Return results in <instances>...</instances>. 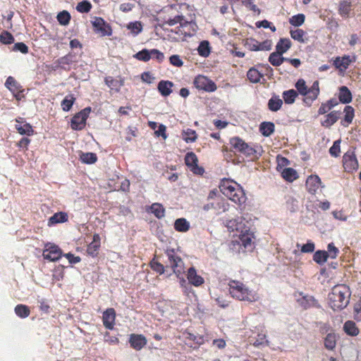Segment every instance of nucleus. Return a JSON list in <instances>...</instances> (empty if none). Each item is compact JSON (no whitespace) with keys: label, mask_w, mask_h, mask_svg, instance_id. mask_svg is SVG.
<instances>
[{"label":"nucleus","mask_w":361,"mask_h":361,"mask_svg":"<svg viewBox=\"0 0 361 361\" xmlns=\"http://www.w3.org/2000/svg\"><path fill=\"white\" fill-rule=\"evenodd\" d=\"M319 94V87H318V82L314 81L312 84L311 87L309 89V92H306L305 94H300L304 97L303 102L306 106L312 105V103L317 98Z\"/></svg>","instance_id":"obj_17"},{"label":"nucleus","mask_w":361,"mask_h":361,"mask_svg":"<svg viewBox=\"0 0 361 361\" xmlns=\"http://www.w3.org/2000/svg\"><path fill=\"white\" fill-rule=\"evenodd\" d=\"M5 87L10 90L16 100L20 101L22 99V86L14 78L8 76L5 81Z\"/></svg>","instance_id":"obj_14"},{"label":"nucleus","mask_w":361,"mask_h":361,"mask_svg":"<svg viewBox=\"0 0 361 361\" xmlns=\"http://www.w3.org/2000/svg\"><path fill=\"white\" fill-rule=\"evenodd\" d=\"M283 178L287 180V182H293L297 179V172L292 168H285L281 172Z\"/></svg>","instance_id":"obj_43"},{"label":"nucleus","mask_w":361,"mask_h":361,"mask_svg":"<svg viewBox=\"0 0 361 361\" xmlns=\"http://www.w3.org/2000/svg\"><path fill=\"white\" fill-rule=\"evenodd\" d=\"M300 305L307 309L311 307H314L316 304L315 299L311 295H305L300 300Z\"/></svg>","instance_id":"obj_53"},{"label":"nucleus","mask_w":361,"mask_h":361,"mask_svg":"<svg viewBox=\"0 0 361 361\" xmlns=\"http://www.w3.org/2000/svg\"><path fill=\"white\" fill-rule=\"evenodd\" d=\"M238 238H240L243 246L247 248L252 245V240L254 238V234L250 231L240 232L238 233Z\"/></svg>","instance_id":"obj_33"},{"label":"nucleus","mask_w":361,"mask_h":361,"mask_svg":"<svg viewBox=\"0 0 361 361\" xmlns=\"http://www.w3.org/2000/svg\"><path fill=\"white\" fill-rule=\"evenodd\" d=\"M351 11V4L350 1L347 0H343L339 3V8H338V13L340 16L343 18H349L350 12Z\"/></svg>","instance_id":"obj_29"},{"label":"nucleus","mask_w":361,"mask_h":361,"mask_svg":"<svg viewBox=\"0 0 361 361\" xmlns=\"http://www.w3.org/2000/svg\"><path fill=\"white\" fill-rule=\"evenodd\" d=\"M193 84L195 88L207 92H213L216 90L214 82L202 75H199L194 78Z\"/></svg>","instance_id":"obj_7"},{"label":"nucleus","mask_w":361,"mask_h":361,"mask_svg":"<svg viewBox=\"0 0 361 361\" xmlns=\"http://www.w3.org/2000/svg\"><path fill=\"white\" fill-rule=\"evenodd\" d=\"M90 112H91V108L86 107L74 115L72 119H71V128L74 130H81L84 128Z\"/></svg>","instance_id":"obj_6"},{"label":"nucleus","mask_w":361,"mask_h":361,"mask_svg":"<svg viewBox=\"0 0 361 361\" xmlns=\"http://www.w3.org/2000/svg\"><path fill=\"white\" fill-rule=\"evenodd\" d=\"M228 287L229 294L234 299L249 302L257 300L256 294L252 290H249L242 282L231 280L228 283Z\"/></svg>","instance_id":"obj_3"},{"label":"nucleus","mask_w":361,"mask_h":361,"mask_svg":"<svg viewBox=\"0 0 361 361\" xmlns=\"http://www.w3.org/2000/svg\"><path fill=\"white\" fill-rule=\"evenodd\" d=\"M328 258L331 259V255L327 253L325 250H318L315 251L314 255H313V261L319 265H322L324 263L326 262Z\"/></svg>","instance_id":"obj_31"},{"label":"nucleus","mask_w":361,"mask_h":361,"mask_svg":"<svg viewBox=\"0 0 361 361\" xmlns=\"http://www.w3.org/2000/svg\"><path fill=\"white\" fill-rule=\"evenodd\" d=\"M343 166L345 171L352 173L357 169V161L355 158V152L352 149H349L343 154Z\"/></svg>","instance_id":"obj_8"},{"label":"nucleus","mask_w":361,"mask_h":361,"mask_svg":"<svg viewBox=\"0 0 361 361\" xmlns=\"http://www.w3.org/2000/svg\"><path fill=\"white\" fill-rule=\"evenodd\" d=\"M305 22V15L303 13H298L289 18V23L294 27H299Z\"/></svg>","instance_id":"obj_54"},{"label":"nucleus","mask_w":361,"mask_h":361,"mask_svg":"<svg viewBox=\"0 0 361 361\" xmlns=\"http://www.w3.org/2000/svg\"><path fill=\"white\" fill-rule=\"evenodd\" d=\"M210 52L211 47H209V41L203 40L200 42L199 47H197V53H199L200 56L206 58L209 56Z\"/></svg>","instance_id":"obj_40"},{"label":"nucleus","mask_w":361,"mask_h":361,"mask_svg":"<svg viewBox=\"0 0 361 361\" xmlns=\"http://www.w3.org/2000/svg\"><path fill=\"white\" fill-rule=\"evenodd\" d=\"M147 342L145 336L142 334H131L130 338H128L130 346L137 351L142 350Z\"/></svg>","instance_id":"obj_16"},{"label":"nucleus","mask_w":361,"mask_h":361,"mask_svg":"<svg viewBox=\"0 0 361 361\" xmlns=\"http://www.w3.org/2000/svg\"><path fill=\"white\" fill-rule=\"evenodd\" d=\"M245 46L251 51H259L258 42L253 38L246 39Z\"/></svg>","instance_id":"obj_60"},{"label":"nucleus","mask_w":361,"mask_h":361,"mask_svg":"<svg viewBox=\"0 0 361 361\" xmlns=\"http://www.w3.org/2000/svg\"><path fill=\"white\" fill-rule=\"evenodd\" d=\"M75 98L73 94H68V96L65 97L64 99H63L62 103H61V106H62V109L63 111H68L73 104H74Z\"/></svg>","instance_id":"obj_51"},{"label":"nucleus","mask_w":361,"mask_h":361,"mask_svg":"<svg viewBox=\"0 0 361 361\" xmlns=\"http://www.w3.org/2000/svg\"><path fill=\"white\" fill-rule=\"evenodd\" d=\"M306 32L301 29H296L290 31L291 39L299 42L300 43L306 42L307 39L305 38Z\"/></svg>","instance_id":"obj_44"},{"label":"nucleus","mask_w":361,"mask_h":361,"mask_svg":"<svg viewBox=\"0 0 361 361\" xmlns=\"http://www.w3.org/2000/svg\"><path fill=\"white\" fill-rule=\"evenodd\" d=\"M340 116V112L338 111H331L326 114V120L322 121L321 124L322 126L325 128H329L332 126L336 121H338V116Z\"/></svg>","instance_id":"obj_32"},{"label":"nucleus","mask_w":361,"mask_h":361,"mask_svg":"<svg viewBox=\"0 0 361 361\" xmlns=\"http://www.w3.org/2000/svg\"><path fill=\"white\" fill-rule=\"evenodd\" d=\"M166 255H167L168 263H169V266H171V269H173V274H176L177 276L183 274V260L174 252L173 250H167V251H166Z\"/></svg>","instance_id":"obj_5"},{"label":"nucleus","mask_w":361,"mask_h":361,"mask_svg":"<svg viewBox=\"0 0 361 361\" xmlns=\"http://www.w3.org/2000/svg\"><path fill=\"white\" fill-rule=\"evenodd\" d=\"M80 161L86 164H93L97 162V154L92 152H82L80 154Z\"/></svg>","instance_id":"obj_37"},{"label":"nucleus","mask_w":361,"mask_h":361,"mask_svg":"<svg viewBox=\"0 0 361 361\" xmlns=\"http://www.w3.org/2000/svg\"><path fill=\"white\" fill-rule=\"evenodd\" d=\"M182 134L183 140H184L186 143H191L196 140V132L191 128H188L183 131Z\"/></svg>","instance_id":"obj_50"},{"label":"nucleus","mask_w":361,"mask_h":361,"mask_svg":"<svg viewBox=\"0 0 361 361\" xmlns=\"http://www.w3.org/2000/svg\"><path fill=\"white\" fill-rule=\"evenodd\" d=\"M247 79L252 83H257L259 82V79L263 77V74L260 73L257 69L251 68L247 71Z\"/></svg>","instance_id":"obj_42"},{"label":"nucleus","mask_w":361,"mask_h":361,"mask_svg":"<svg viewBox=\"0 0 361 361\" xmlns=\"http://www.w3.org/2000/svg\"><path fill=\"white\" fill-rule=\"evenodd\" d=\"M259 133L264 137L270 136L274 133V124L271 121H263L259 124Z\"/></svg>","instance_id":"obj_28"},{"label":"nucleus","mask_w":361,"mask_h":361,"mask_svg":"<svg viewBox=\"0 0 361 361\" xmlns=\"http://www.w3.org/2000/svg\"><path fill=\"white\" fill-rule=\"evenodd\" d=\"M219 190L231 202H235L238 205H242L246 202V196L243 188L232 180L226 178L221 180L219 184Z\"/></svg>","instance_id":"obj_2"},{"label":"nucleus","mask_w":361,"mask_h":361,"mask_svg":"<svg viewBox=\"0 0 361 361\" xmlns=\"http://www.w3.org/2000/svg\"><path fill=\"white\" fill-rule=\"evenodd\" d=\"M99 247V235H93V241L91 242L87 247V255L92 257H95L97 255Z\"/></svg>","instance_id":"obj_27"},{"label":"nucleus","mask_w":361,"mask_h":361,"mask_svg":"<svg viewBox=\"0 0 361 361\" xmlns=\"http://www.w3.org/2000/svg\"><path fill=\"white\" fill-rule=\"evenodd\" d=\"M105 83L106 85L108 86V87L111 88V90H114L116 92H118L119 88L121 87V85H123L121 81L115 80L110 76H108L105 78Z\"/></svg>","instance_id":"obj_47"},{"label":"nucleus","mask_w":361,"mask_h":361,"mask_svg":"<svg viewBox=\"0 0 361 361\" xmlns=\"http://www.w3.org/2000/svg\"><path fill=\"white\" fill-rule=\"evenodd\" d=\"M188 282L183 278L179 279V284L184 288L185 293H188L191 285L198 287L204 283L203 278L196 273V269L194 267H190L188 270Z\"/></svg>","instance_id":"obj_4"},{"label":"nucleus","mask_w":361,"mask_h":361,"mask_svg":"<svg viewBox=\"0 0 361 361\" xmlns=\"http://www.w3.org/2000/svg\"><path fill=\"white\" fill-rule=\"evenodd\" d=\"M0 42L4 44H10L14 42V38L10 32L3 31L0 35Z\"/></svg>","instance_id":"obj_58"},{"label":"nucleus","mask_w":361,"mask_h":361,"mask_svg":"<svg viewBox=\"0 0 361 361\" xmlns=\"http://www.w3.org/2000/svg\"><path fill=\"white\" fill-rule=\"evenodd\" d=\"M283 54L271 53L269 55V63L273 66H280L283 63Z\"/></svg>","instance_id":"obj_41"},{"label":"nucleus","mask_w":361,"mask_h":361,"mask_svg":"<svg viewBox=\"0 0 361 361\" xmlns=\"http://www.w3.org/2000/svg\"><path fill=\"white\" fill-rule=\"evenodd\" d=\"M185 164L191 169L192 173L196 175H203L204 169L197 165V157L194 152H188L185 154Z\"/></svg>","instance_id":"obj_13"},{"label":"nucleus","mask_w":361,"mask_h":361,"mask_svg":"<svg viewBox=\"0 0 361 361\" xmlns=\"http://www.w3.org/2000/svg\"><path fill=\"white\" fill-rule=\"evenodd\" d=\"M295 87H296L297 93H300V94H306L310 89V87H307L306 82L302 78L297 80L296 84H295Z\"/></svg>","instance_id":"obj_56"},{"label":"nucleus","mask_w":361,"mask_h":361,"mask_svg":"<svg viewBox=\"0 0 361 361\" xmlns=\"http://www.w3.org/2000/svg\"><path fill=\"white\" fill-rule=\"evenodd\" d=\"M340 143L341 140H338L334 142V145H332L331 147L329 149V154L332 156V157H338L340 154Z\"/></svg>","instance_id":"obj_59"},{"label":"nucleus","mask_w":361,"mask_h":361,"mask_svg":"<svg viewBox=\"0 0 361 361\" xmlns=\"http://www.w3.org/2000/svg\"><path fill=\"white\" fill-rule=\"evenodd\" d=\"M68 220V216L66 212H59L54 214L53 216L48 219V226H52L56 224H62Z\"/></svg>","instance_id":"obj_22"},{"label":"nucleus","mask_w":361,"mask_h":361,"mask_svg":"<svg viewBox=\"0 0 361 361\" xmlns=\"http://www.w3.org/2000/svg\"><path fill=\"white\" fill-rule=\"evenodd\" d=\"M134 58L141 61H148L151 59V55H149V49H143L142 50L137 51V54H134Z\"/></svg>","instance_id":"obj_57"},{"label":"nucleus","mask_w":361,"mask_h":361,"mask_svg":"<svg viewBox=\"0 0 361 361\" xmlns=\"http://www.w3.org/2000/svg\"><path fill=\"white\" fill-rule=\"evenodd\" d=\"M336 344V334L332 332L326 334V338H324V348L328 350H332L334 349Z\"/></svg>","instance_id":"obj_36"},{"label":"nucleus","mask_w":361,"mask_h":361,"mask_svg":"<svg viewBox=\"0 0 361 361\" xmlns=\"http://www.w3.org/2000/svg\"><path fill=\"white\" fill-rule=\"evenodd\" d=\"M314 249L315 245L311 240H309V242L306 243V244L302 246V248H300V252L303 253H311L314 252Z\"/></svg>","instance_id":"obj_61"},{"label":"nucleus","mask_w":361,"mask_h":361,"mask_svg":"<svg viewBox=\"0 0 361 361\" xmlns=\"http://www.w3.org/2000/svg\"><path fill=\"white\" fill-rule=\"evenodd\" d=\"M326 248H328V250L326 252L331 255V259H336L338 254V250L334 246V244L333 243H329Z\"/></svg>","instance_id":"obj_64"},{"label":"nucleus","mask_w":361,"mask_h":361,"mask_svg":"<svg viewBox=\"0 0 361 361\" xmlns=\"http://www.w3.org/2000/svg\"><path fill=\"white\" fill-rule=\"evenodd\" d=\"M114 317L116 313L113 308H109L102 314V323L107 329H112L114 327Z\"/></svg>","instance_id":"obj_20"},{"label":"nucleus","mask_w":361,"mask_h":361,"mask_svg":"<svg viewBox=\"0 0 361 361\" xmlns=\"http://www.w3.org/2000/svg\"><path fill=\"white\" fill-rule=\"evenodd\" d=\"M306 190L312 195L321 187V179L317 175H311L306 179Z\"/></svg>","instance_id":"obj_18"},{"label":"nucleus","mask_w":361,"mask_h":361,"mask_svg":"<svg viewBox=\"0 0 361 361\" xmlns=\"http://www.w3.org/2000/svg\"><path fill=\"white\" fill-rule=\"evenodd\" d=\"M185 18H183V16L178 15L172 18L168 19L166 21L162 23L161 25H159V27H161L162 30H165V25L173 26L177 25L178 23L183 22Z\"/></svg>","instance_id":"obj_48"},{"label":"nucleus","mask_w":361,"mask_h":361,"mask_svg":"<svg viewBox=\"0 0 361 361\" xmlns=\"http://www.w3.org/2000/svg\"><path fill=\"white\" fill-rule=\"evenodd\" d=\"M56 18L59 25H67L71 20V14L66 11H62L57 14Z\"/></svg>","instance_id":"obj_52"},{"label":"nucleus","mask_w":361,"mask_h":361,"mask_svg":"<svg viewBox=\"0 0 361 361\" xmlns=\"http://www.w3.org/2000/svg\"><path fill=\"white\" fill-rule=\"evenodd\" d=\"M343 113H345V117H343V122L345 123L344 124L343 123V126H347L348 124L351 123L353 117L355 116V110L352 108L351 106L347 105L343 109Z\"/></svg>","instance_id":"obj_38"},{"label":"nucleus","mask_w":361,"mask_h":361,"mask_svg":"<svg viewBox=\"0 0 361 361\" xmlns=\"http://www.w3.org/2000/svg\"><path fill=\"white\" fill-rule=\"evenodd\" d=\"M298 93L294 89H290L283 92V99L286 104H292L297 98Z\"/></svg>","instance_id":"obj_39"},{"label":"nucleus","mask_w":361,"mask_h":361,"mask_svg":"<svg viewBox=\"0 0 361 361\" xmlns=\"http://www.w3.org/2000/svg\"><path fill=\"white\" fill-rule=\"evenodd\" d=\"M92 27L94 32L99 33L102 37L111 36V27L100 17H94Z\"/></svg>","instance_id":"obj_11"},{"label":"nucleus","mask_w":361,"mask_h":361,"mask_svg":"<svg viewBox=\"0 0 361 361\" xmlns=\"http://www.w3.org/2000/svg\"><path fill=\"white\" fill-rule=\"evenodd\" d=\"M150 212L158 219H160L164 216V208H163L161 204L158 203H154L151 204Z\"/></svg>","instance_id":"obj_46"},{"label":"nucleus","mask_w":361,"mask_h":361,"mask_svg":"<svg viewBox=\"0 0 361 361\" xmlns=\"http://www.w3.org/2000/svg\"><path fill=\"white\" fill-rule=\"evenodd\" d=\"M149 54H150L151 59H155L159 61H162L164 58V56H163V54L156 49H149Z\"/></svg>","instance_id":"obj_63"},{"label":"nucleus","mask_w":361,"mask_h":361,"mask_svg":"<svg viewBox=\"0 0 361 361\" xmlns=\"http://www.w3.org/2000/svg\"><path fill=\"white\" fill-rule=\"evenodd\" d=\"M75 62H76V60H75V55L73 53H69L54 61V63H57L59 66H61L62 70L65 71H68L71 69V65Z\"/></svg>","instance_id":"obj_19"},{"label":"nucleus","mask_w":361,"mask_h":361,"mask_svg":"<svg viewBox=\"0 0 361 361\" xmlns=\"http://www.w3.org/2000/svg\"><path fill=\"white\" fill-rule=\"evenodd\" d=\"M211 209H214L217 212V214H220L221 212H224L228 209V204H226V202L221 198H217L214 200L213 202H209L203 206V211L208 212Z\"/></svg>","instance_id":"obj_15"},{"label":"nucleus","mask_w":361,"mask_h":361,"mask_svg":"<svg viewBox=\"0 0 361 361\" xmlns=\"http://www.w3.org/2000/svg\"><path fill=\"white\" fill-rule=\"evenodd\" d=\"M173 86V83L169 80H161L158 83V91L162 97H168L171 93V87Z\"/></svg>","instance_id":"obj_24"},{"label":"nucleus","mask_w":361,"mask_h":361,"mask_svg":"<svg viewBox=\"0 0 361 361\" xmlns=\"http://www.w3.org/2000/svg\"><path fill=\"white\" fill-rule=\"evenodd\" d=\"M355 61V56L344 55L343 56H337L334 59V66L340 73H343L349 67L350 64Z\"/></svg>","instance_id":"obj_12"},{"label":"nucleus","mask_w":361,"mask_h":361,"mask_svg":"<svg viewBox=\"0 0 361 361\" xmlns=\"http://www.w3.org/2000/svg\"><path fill=\"white\" fill-rule=\"evenodd\" d=\"M286 208L288 209L291 213H294L298 210V200L297 199L291 197L287 196L286 197Z\"/></svg>","instance_id":"obj_49"},{"label":"nucleus","mask_w":361,"mask_h":361,"mask_svg":"<svg viewBox=\"0 0 361 361\" xmlns=\"http://www.w3.org/2000/svg\"><path fill=\"white\" fill-rule=\"evenodd\" d=\"M126 28L131 32L133 36H135L142 32L143 27H142V23L140 21H133L128 23V25H126Z\"/></svg>","instance_id":"obj_45"},{"label":"nucleus","mask_w":361,"mask_h":361,"mask_svg":"<svg viewBox=\"0 0 361 361\" xmlns=\"http://www.w3.org/2000/svg\"><path fill=\"white\" fill-rule=\"evenodd\" d=\"M173 228L177 232L185 233L189 229V222L184 218L177 219L173 223Z\"/></svg>","instance_id":"obj_35"},{"label":"nucleus","mask_w":361,"mask_h":361,"mask_svg":"<svg viewBox=\"0 0 361 361\" xmlns=\"http://www.w3.org/2000/svg\"><path fill=\"white\" fill-rule=\"evenodd\" d=\"M343 331L349 336H355L359 334V329L353 321H345L343 324Z\"/></svg>","instance_id":"obj_30"},{"label":"nucleus","mask_w":361,"mask_h":361,"mask_svg":"<svg viewBox=\"0 0 361 361\" xmlns=\"http://www.w3.org/2000/svg\"><path fill=\"white\" fill-rule=\"evenodd\" d=\"M282 106V99L276 94L271 96L268 101V109L271 112H276Z\"/></svg>","instance_id":"obj_25"},{"label":"nucleus","mask_w":361,"mask_h":361,"mask_svg":"<svg viewBox=\"0 0 361 361\" xmlns=\"http://www.w3.org/2000/svg\"><path fill=\"white\" fill-rule=\"evenodd\" d=\"M229 144H231V147L234 148L236 151L252 146L246 143L239 137H231V140H229Z\"/></svg>","instance_id":"obj_34"},{"label":"nucleus","mask_w":361,"mask_h":361,"mask_svg":"<svg viewBox=\"0 0 361 361\" xmlns=\"http://www.w3.org/2000/svg\"><path fill=\"white\" fill-rule=\"evenodd\" d=\"M291 47V42L288 38H281L276 45V51L272 53L285 54Z\"/></svg>","instance_id":"obj_26"},{"label":"nucleus","mask_w":361,"mask_h":361,"mask_svg":"<svg viewBox=\"0 0 361 361\" xmlns=\"http://www.w3.org/2000/svg\"><path fill=\"white\" fill-rule=\"evenodd\" d=\"M349 287L345 285H337L332 288L331 293H329V305L334 311H341L349 304Z\"/></svg>","instance_id":"obj_1"},{"label":"nucleus","mask_w":361,"mask_h":361,"mask_svg":"<svg viewBox=\"0 0 361 361\" xmlns=\"http://www.w3.org/2000/svg\"><path fill=\"white\" fill-rule=\"evenodd\" d=\"M169 62L177 68L183 66V61L180 59L179 55H171V58H169Z\"/></svg>","instance_id":"obj_62"},{"label":"nucleus","mask_w":361,"mask_h":361,"mask_svg":"<svg viewBox=\"0 0 361 361\" xmlns=\"http://www.w3.org/2000/svg\"><path fill=\"white\" fill-rule=\"evenodd\" d=\"M338 99H339V102H341V104H343L351 102V92H350L349 89L344 85L340 87L339 94H338Z\"/></svg>","instance_id":"obj_23"},{"label":"nucleus","mask_w":361,"mask_h":361,"mask_svg":"<svg viewBox=\"0 0 361 361\" xmlns=\"http://www.w3.org/2000/svg\"><path fill=\"white\" fill-rule=\"evenodd\" d=\"M91 3L87 0H82L76 5V11L79 13H87L91 10Z\"/></svg>","instance_id":"obj_55"},{"label":"nucleus","mask_w":361,"mask_h":361,"mask_svg":"<svg viewBox=\"0 0 361 361\" xmlns=\"http://www.w3.org/2000/svg\"><path fill=\"white\" fill-rule=\"evenodd\" d=\"M42 257L50 262L58 261L61 257V250L54 244L47 243L42 252Z\"/></svg>","instance_id":"obj_10"},{"label":"nucleus","mask_w":361,"mask_h":361,"mask_svg":"<svg viewBox=\"0 0 361 361\" xmlns=\"http://www.w3.org/2000/svg\"><path fill=\"white\" fill-rule=\"evenodd\" d=\"M226 227H227L231 232L236 231L237 233H240L250 231L248 226L243 221V217H236L228 220L226 221Z\"/></svg>","instance_id":"obj_9"},{"label":"nucleus","mask_w":361,"mask_h":361,"mask_svg":"<svg viewBox=\"0 0 361 361\" xmlns=\"http://www.w3.org/2000/svg\"><path fill=\"white\" fill-rule=\"evenodd\" d=\"M237 152L246 156V157H254L257 159L260 157V154H262V147L259 145H252L250 147L237 150Z\"/></svg>","instance_id":"obj_21"}]
</instances>
